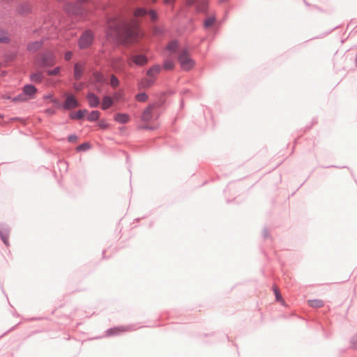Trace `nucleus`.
<instances>
[{"instance_id":"nucleus-1","label":"nucleus","mask_w":357,"mask_h":357,"mask_svg":"<svg viewBox=\"0 0 357 357\" xmlns=\"http://www.w3.org/2000/svg\"><path fill=\"white\" fill-rule=\"evenodd\" d=\"M107 35L112 38L124 39L126 41H135L142 34L135 22L127 24L121 19H115L108 22Z\"/></svg>"},{"instance_id":"nucleus-2","label":"nucleus","mask_w":357,"mask_h":357,"mask_svg":"<svg viewBox=\"0 0 357 357\" xmlns=\"http://www.w3.org/2000/svg\"><path fill=\"white\" fill-rule=\"evenodd\" d=\"M178 61L183 70H190L195 66V61L191 59L186 49H183L180 52Z\"/></svg>"},{"instance_id":"nucleus-3","label":"nucleus","mask_w":357,"mask_h":357,"mask_svg":"<svg viewBox=\"0 0 357 357\" xmlns=\"http://www.w3.org/2000/svg\"><path fill=\"white\" fill-rule=\"evenodd\" d=\"M38 62V64L42 67L52 66L55 63L54 55L52 52H46L41 56Z\"/></svg>"},{"instance_id":"nucleus-4","label":"nucleus","mask_w":357,"mask_h":357,"mask_svg":"<svg viewBox=\"0 0 357 357\" xmlns=\"http://www.w3.org/2000/svg\"><path fill=\"white\" fill-rule=\"evenodd\" d=\"M93 41V34L90 31H85L80 37L79 45L81 48L89 47Z\"/></svg>"},{"instance_id":"nucleus-5","label":"nucleus","mask_w":357,"mask_h":357,"mask_svg":"<svg viewBox=\"0 0 357 357\" xmlns=\"http://www.w3.org/2000/svg\"><path fill=\"white\" fill-rule=\"evenodd\" d=\"M66 100L63 104V107L66 109H73L78 107V102L76 100V98L73 94H66Z\"/></svg>"},{"instance_id":"nucleus-6","label":"nucleus","mask_w":357,"mask_h":357,"mask_svg":"<svg viewBox=\"0 0 357 357\" xmlns=\"http://www.w3.org/2000/svg\"><path fill=\"white\" fill-rule=\"evenodd\" d=\"M155 106L153 105H151L148 106L144 111L143 112V114L142 115V120L145 122H149L151 121L153 118V110L154 109Z\"/></svg>"},{"instance_id":"nucleus-7","label":"nucleus","mask_w":357,"mask_h":357,"mask_svg":"<svg viewBox=\"0 0 357 357\" xmlns=\"http://www.w3.org/2000/svg\"><path fill=\"white\" fill-rule=\"evenodd\" d=\"M130 61L138 66H143L147 63V58L144 55H134L129 60V64L131 65Z\"/></svg>"},{"instance_id":"nucleus-8","label":"nucleus","mask_w":357,"mask_h":357,"mask_svg":"<svg viewBox=\"0 0 357 357\" xmlns=\"http://www.w3.org/2000/svg\"><path fill=\"white\" fill-rule=\"evenodd\" d=\"M84 66L81 63H77L74 66V77L76 80H79L83 74Z\"/></svg>"},{"instance_id":"nucleus-9","label":"nucleus","mask_w":357,"mask_h":357,"mask_svg":"<svg viewBox=\"0 0 357 357\" xmlns=\"http://www.w3.org/2000/svg\"><path fill=\"white\" fill-rule=\"evenodd\" d=\"M87 100L89 105L92 107H97L100 103L98 98L93 93H89L87 96Z\"/></svg>"},{"instance_id":"nucleus-10","label":"nucleus","mask_w":357,"mask_h":357,"mask_svg":"<svg viewBox=\"0 0 357 357\" xmlns=\"http://www.w3.org/2000/svg\"><path fill=\"white\" fill-rule=\"evenodd\" d=\"M114 120L120 123H126L130 121V117L126 114L119 113L115 116Z\"/></svg>"},{"instance_id":"nucleus-11","label":"nucleus","mask_w":357,"mask_h":357,"mask_svg":"<svg viewBox=\"0 0 357 357\" xmlns=\"http://www.w3.org/2000/svg\"><path fill=\"white\" fill-rule=\"evenodd\" d=\"M160 71V66H158V65H155V66H152L151 68H150L147 73H146V75L151 77V78H154V77L158 75Z\"/></svg>"},{"instance_id":"nucleus-12","label":"nucleus","mask_w":357,"mask_h":357,"mask_svg":"<svg viewBox=\"0 0 357 357\" xmlns=\"http://www.w3.org/2000/svg\"><path fill=\"white\" fill-rule=\"evenodd\" d=\"M23 91L26 95L32 97L36 93L37 89L34 86L29 84L24 86Z\"/></svg>"},{"instance_id":"nucleus-13","label":"nucleus","mask_w":357,"mask_h":357,"mask_svg":"<svg viewBox=\"0 0 357 357\" xmlns=\"http://www.w3.org/2000/svg\"><path fill=\"white\" fill-rule=\"evenodd\" d=\"M31 81L36 82V83H40L42 82L43 79V75L40 72H36L34 73H32L30 77Z\"/></svg>"},{"instance_id":"nucleus-14","label":"nucleus","mask_w":357,"mask_h":357,"mask_svg":"<svg viewBox=\"0 0 357 357\" xmlns=\"http://www.w3.org/2000/svg\"><path fill=\"white\" fill-rule=\"evenodd\" d=\"M154 80V78H151L150 77L149 78H145L141 81L140 85L143 88L150 87L153 84Z\"/></svg>"},{"instance_id":"nucleus-15","label":"nucleus","mask_w":357,"mask_h":357,"mask_svg":"<svg viewBox=\"0 0 357 357\" xmlns=\"http://www.w3.org/2000/svg\"><path fill=\"white\" fill-rule=\"evenodd\" d=\"M112 105V99L109 96H105L102 102V109H106Z\"/></svg>"},{"instance_id":"nucleus-16","label":"nucleus","mask_w":357,"mask_h":357,"mask_svg":"<svg viewBox=\"0 0 357 357\" xmlns=\"http://www.w3.org/2000/svg\"><path fill=\"white\" fill-rule=\"evenodd\" d=\"M309 305L313 307H321L324 305V302L319 299H314L308 301Z\"/></svg>"},{"instance_id":"nucleus-17","label":"nucleus","mask_w":357,"mask_h":357,"mask_svg":"<svg viewBox=\"0 0 357 357\" xmlns=\"http://www.w3.org/2000/svg\"><path fill=\"white\" fill-rule=\"evenodd\" d=\"M178 45L177 41L173 40L167 45V50L169 51L171 53H173L176 52V50L178 48Z\"/></svg>"},{"instance_id":"nucleus-18","label":"nucleus","mask_w":357,"mask_h":357,"mask_svg":"<svg viewBox=\"0 0 357 357\" xmlns=\"http://www.w3.org/2000/svg\"><path fill=\"white\" fill-rule=\"evenodd\" d=\"M42 43L40 42L36 41L31 43L29 45L28 49L29 51L35 52L40 48Z\"/></svg>"},{"instance_id":"nucleus-19","label":"nucleus","mask_w":357,"mask_h":357,"mask_svg":"<svg viewBox=\"0 0 357 357\" xmlns=\"http://www.w3.org/2000/svg\"><path fill=\"white\" fill-rule=\"evenodd\" d=\"M273 291L275 295L276 300L284 304V301L281 294H280L279 288L275 285V286H273Z\"/></svg>"},{"instance_id":"nucleus-20","label":"nucleus","mask_w":357,"mask_h":357,"mask_svg":"<svg viewBox=\"0 0 357 357\" xmlns=\"http://www.w3.org/2000/svg\"><path fill=\"white\" fill-rule=\"evenodd\" d=\"M215 21V18L213 16L209 17L204 21V27L205 28H210L212 26Z\"/></svg>"},{"instance_id":"nucleus-21","label":"nucleus","mask_w":357,"mask_h":357,"mask_svg":"<svg viewBox=\"0 0 357 357\" xmlns=\"http://www.w3.org/2000/svg\"><path fill=\"white\" fill-rule=\"evenodd\" d=\"M86 113V110H79L75 114H71L70 117L72 119H81L84 116Z\"/></svg>"},{"instance_id":"nucleus-22","label":"nucleus","mask_w":357,"mask_h":357,"mask_svg":"<svg viewBox=\"0 0 357 357\" xmlns=\"http://www.w3.org/2000/svg\"><path fill=\"white\" fill-rule=\"evenodd\" d=\"M100 112L98 111H92L88 116V119L91 121L97 120L99 118Z\"/></svg>"},{"instance_id":"nucleus-23","label":"nucleus","mask_w":357,"mask_h":357,"mask_svg":"<svg viewBox=\"0 0 357 357\" xmlns=\"http://www.w3.org/2000/svg\"><path fill=\"white\" fill-rule=\"evenodd\" d=\"M163 67L166 70H172L174 68V63L172 61L167 60L164 63Z\"/></svg>"},{"instance_id":"nucleus-24","label":"nucleus","mask_w":357,"mask_h":357,"mask_svg":"<svg viewBox=\"0 0 357 357\" xmlns=\"http://www.w3.org/2000/svg\"><path fill=\"white\" fill-rule=\"evenodd\" d=\"M136 99L139 102H146L148 99V96L145 93H142L136 96Z\"/></svg>"},{"instance_id":"nucleus-25","label":"nucleus","mask_w":357,"mask_h":357,"mask_svg":"<svg viewBox=\"0 0 357 357\" xmlns=\"http://www.w3.org/2000/svg\"><path fill=\"white\" fill-rule=\"evenodd\" d=\"M8 41L9 38L6 33L3 31H0V43H8Z\"/></svg>"},{"instance_id":"nucleus-26","label":"nucleus","mask_w":357,"mask_h":357,"mask_svg":"<svg viewBox=\"0 0 357 357\" xmlns=\"http://www.w3.org/2000/svg\"><path fill=\"white\" fill-rule=\"evenodd\" d=\"M61 70V68L60 67H56L53 70H48L47 71V74L50 76H52V75H56L59 73Z\"/></svg>"},{"instance_id":"nucleus-27","label":"nucleus","mask_w":357,"mask_h":357,"mask_svg":"<svg viewBox=\"0 0 357 357\" xmlns=\"http://www.w3.org/2000/svg\"><path fill=\"white\" fill-rule=\"evenodd\" d=\"M146 14V10L144 8H138L135 11L136 17L143 16Z\"/></svg>"},{"instance_id":"nucleus-28","label":"nucleus","mask_w":357,"mask_h":357,"mask_svg":"<svg viewBox=\"0 0 357 357\" xmlns=\"http://www.w3.org/2000/svg\"><path fill=\"white\" fill-rule=\"evenodd\" d=\"M90 148V144L89 143H83L77 146V151H86Z\"/></svg>"},{"instance_id":"nucleus-29","label":"nucleus","mask_w":357,"mask_h":357,"mask_svg":"<svg viewBox=\"0 0 357 357\" xmlns=\"http://www.w3.org/2000/svg\"><path fill=\"white\" fill-rule=\"evenodd\" d=\"M110 84L114 87H116L119 85V80L116 76L112 75L111 77Z\"/></svg>"},{"instance_id":"nucleus-30","label":"nucleus","mask_w":357,"mask_h":357,"mask_svg":"<svg viewBox=\"0 0 357 357\" xmlns=\"http://www.w3.org/2000/svg\"><path fill=\"white\" fill-rule=\"evenodd\" d=\"M151 20L154 21L157 19V15L153 10H150L149 13Z\"/></svg>"},{"instance_id":"nucleus-31","label":"nucleus","mask_w":357,"mask_h":357,"mask_svg":"<svg viewBox=\"0 0 357 357\" xmlns=\"http://www.w3.org/2000/svg\"><path fill=\"white\" fill-rule=\"evenodd\" d=\"M68 139L70 142H75L77 139V137L75 135H72L68 137Z\"/></svg>"},{"instance_id":"nucleus-32","label":"nucleus","mask_w":357,"mask_h":357,"mask_svg":"<svg viewBox=\"0 0 357 357\" xmlns=\"http://www.w3.org/2000/svg\"><path fill=\"white\" fill-rule=\"evenodd\" d=\"M73 56V53L71 52H67L65 54V59L66 61H69Z\"/></svg>"},{"instance_id":"nucleus-33","label":"nucleus","mask_w":357,"mask_h":357,"mask_svg":"<svg viewBox=\"0 0 357 357\" xmlns=\"http://www.w3.org/2000/svg\"><path fill=\"white\" fill-rule=\"evenodd\" d=\"M0 234H1V238H2L3 241V243H4L6 245H8V237H7V236H5L3 233H1V232Z\"/></svg>"},{"instance_id":"nucleus-34","label":"nucleus","mask_w":357,"mask_h":357,"mask_svg":"<svg viewBox=\"0 0 357 357\" xmlns=\"http://www.w3.org/2000/svg\"><path fill=\"white\" fill-rule=\"evenodd\" d=\"M116 331H125L124 329H120L119 328H113L109 331L111 334H115Z\"/></svg>"},{"instance_id":"nucleus-35","label":"nucleus","mask_w":357,"mask_h":357,"mask_svg":"<svg viewBox=\"0 0 357 357\" xmlns=\"http://www.w3.org/2000/svg\"><path fill=\"white\" fill-rule=\"evenodd\" d=\"M113 66L118 70H121V65H119L117 63H114Z\"/></svg>"},{"instance_id":"nucleus-36","label":"nucleus","mask_w":357,"mask_h":357,"mask_svg":"<svg viewBox=\"0 0 357 357\" xmlns=\"http://www.w3.org/2000/svg\"><path fill=\"white\" fill-rule=\"evenodd\" d=\"M353 344L357 347V335H355L353 338Z\"/></svg>"},{"instance_id":"nucleus-37","label":"nucleus","mask_w":357,"mask_h":357,"mask_svg":"<svg viewBox=\"0 0 357 357\" xmlns=\"http://www.w3.org/2000/svg\"><path fill=\"white\" fill-rule=\"evenodd\" d=\"M99 126H100L101 128H107V124L104 123H100L99 124Z\"/></svg>"},{"instance_id":"nucleus-38","label":"nucleus","mask_w":357,"mask_h":357,"mask_svg":"<svg viewBox=\"0 0 357 357\" xmlns=\"http://www.w3.org/2000/svg\"><path fill=\"white\" fill-rule=\"evenodd\" d=\"M195 1L196 0H187V4L191 6L195 2Z\"/></svg>"},{"instance_id":"nucleus-39","label":"nucleus","mask_w":357,"mask_h":357,"mask_svg":"<svg viewBox=\"0 0 357 357\" xmlns=\"http://www.w3.org/2000/svg\"><path fill=\"white\" fill-rule=\"evenodd\" d=\"M174 0H164L165 3L166 4H172Z\"/></svg>"},{"instance_id":"nucleus-40","label":"nucleus","mask_w":357,"mask_h":357,"mask_svg":"<svg viewBox=\"0 0 357 357\" xmlns=\"http://www.w3.org/2000/svg\"><path fill=\"white\" fill-rule=\"evenodd\" d=\"M74 88L77 90V91H79L82 89V86H76V85H74Z\"/></svg>"},{"instance_id":"nucleus-41","label":"nucleus","mask_w":357,"mask_h":357,"mask_svg":"<svg viewBox=\"0 0 357 357\" xmlns=\"http://www.w3.org/2000/svg\"><path fill=\"white\" fill-rule=\"evenodd\" d=\"M97 80L99 81V82L102 81V75H98L97 76Z\"/></svg>"},{"instance_id":"nucleus-42","label":"nucleus","mask_w":357,"mask_h":357,"mask_svg":"<svg viewBox=\"0 0 357 357\" xmlns=\"http://www.w3.org/2000/svg\"><path fill=\"white\" fill-rule=\"evenodd\" d=\"M47 112H49L50 114H53L54 112L50 110H47Z\"/></svg>"},{"instance_id":"nucleus-43","label":"nucleus","mask_w":357,"mask_h":357,"mask_svg":"<svg viewBox=\"0 0 357 357\" xmlns=\"http://www.w3.org/2000/svg\"><path fill=\"white\" fill-rule=\"evenodd\" d=\"M152 3H155L157 0H150Z\"/></svg>"},{"instance_id":"nucleus-44","label":"nucleus","mask_w":357,"mask_h":357,"mask_svg":"<svg viewBox=\"0 0 357 357\" xmlns=\"http://www.w3.org/2000/svg\"><path fill=\"white\" fill-rule=\"evenodd\" d=\"M79 1L82 2H84V1H86L87 0H79Z\"/></svg>"}]
</instances>
